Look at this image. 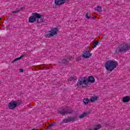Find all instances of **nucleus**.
<instances>
[{"instance_id": "7ed1b4c3", "label": "nucleus", "mask_w": 130, "mask_h": 130, "mask_svg": "<svg viewBox=\"0 0 130 130\" xmlns=\"http://www.w3.org/2000/svg\"><path fill=\"white\" fill-rule=\"evenodd\" d=\"M58 32V29L57 27H52L50 31H49V34L45 35L46 38H51V37H53L55 35H57V32Z\"/></svg>"}, {"instance_id": "7c9ffc66", "label": "nucleus", "mask_w": 130, "mask_h": 130, "mask_svg": "<svg viewBox=\"0 0 130 130\" xmlns=\"http://www.w3.org/2000/svg\"><path fill=\"white\" fill-rule=\"evenodd\" d=\"M39 21H40V19H39Z\"/></svg>"}, {"instance_id": "dca6fc26", "label": "nucleus", "mask_w": 130, "mask_h": 130, "mask_svg": "<svg viewBox=\"0 0 130 130\" xmlns=\"http://www.w3.org/2000/svg\"><path fill=\"white\" fill-rule=\"evenodd\" d=\"M56 123L55 122L51 123L47 127V129H50V128H52L53 126H54Z\"/></svg>"}, {"instance_id": "cd10ccee", "label": "nucleus", "mask_w": 130, "mask_h": 130, "mask_svg": "<svg viewBox=\"0 0 130 130\" xmlns=\"http://www.w3.org/2000/svg\"><path fill=\"white\" fill-rule=\"evenodd\" d=\"M85 17L86 19H89L90 18V17L88 16V13L86 14Z\"/></svg>"}, {"instance_id": "c85d7f7f", "label": "nucleus", "mask_w": 130, "mask_h": 130, "mask_svg": "<svg viewBox=\"0 0 130 130\" xmlns=\"http://www.w3.org/2000/svg\"><path fill=\"white\" fill-rule=\"evenodd\" d=\"M24 9V7H21L20 10H18L19 11H22Z\"/></svg>"}, {"instance_id": "412c9836", "label": "nucleus", "mask_w": 130, "mask_h": 130, "mask_svg": "<svg viewBox=\"0 0 130 130\" xmlns=\"http://www.w3.org/2000/svg\"><path fill=\"white\" fill-rule=\"evenodd\" d=\"M86 116H87V113H84L82 114H81L80 115H79V118H84V117H86Z\"/></svg>"}, {"instance_id": "1a4fd4ad", "label": "nucleus", "mask_w": 130, "mask_h": 130, "mask_svg": "<svg viewBox=\"0 0 130 130\" xmlns=\"http://www.w3.org/2000/svg\"><path fill=\"white\" fill-rule=\"evenodd\" d=\"M75 118L74 117H69L67 119H64L62 120V123H68L71 121H74Z\"/></svg>"}, {"instance_id": "4be33fe9", "label": "nucleus", "mask_w": 130, "mask_h": 130, "mask_svg": "<svg viewBox=\"0 0 130 130\" xmlns=\"http://www.w3.org/2000/svg\"><path fill=\"white\" fill-rule=\"evenodd\" d=\"M90 102V100L89 99H83V103L84 104H88Z\"/></svg>"}, {"instance_id": "6ab92c4d", "label": "nucleus", "mask_w": 130, "mask_h": 130, "mask_svg": "<svg viewBox=\"0 0 130 130\" xmlns=\"http://www.w3.org/2000/svg\"><path fill=\"white\" fill-rule=\"evenodd\" d=\"M94 10L99 12H102V7L101 6H98L96 8H94Z\"/></svg>"}, {"instance_id": "423d86ee", "label": "nucleus", "mask_w": 130, "mask_h": 130, "mask_svg": "<svg viewBox=\"0 0 130 130\" xmlns=\"http://www.w3.org/2000/svg\"><path fill=\"white\" fill-rule=\"evenodd\" d=\"M90 83H94V82H78L77 84L78 87H87Z\"/></svg>"}, {"instance_id": "c756f323", "label": "nucleus", "mask_w": 130, "mask_h": 130, "mask_svg": "<svg viewBox=\"0 0 130 130\" xmlns=\"http://www.w3.org/2000/svg\"><path fill=\"white\" fill-rule=\"evenodd\" d=\"M91 19H95V18H96V17H91Z\"/></svg>"}, {"instance_id": "393cba45", "label": "nucleus", "mask_w": 130, "mask_h": 130, "mask_svg": "<svg viewBox=\"0 0 130 130\" xmlns=\"http://www.w3.org/2000/svg\"><path fill=\"white\" fill-rule=\"evenodd\" d=\"M76 60L79 61L80 60H82V57H78L76 58Z\"/></svg>"}, {"instance_id": "a211bd4d", "label": "nucleus", "mask_w": 130, "mask_h": 130, "mask_svg": "<svg viewBox=\"0 0 130 130\" xmlns=\"http://www.w3.org/2000/svg\"><path fill=\"white\" fill-rule=\"evenodd\" d=\"M60 62H61V63H63V64H69V61L66 58H63Z\"/></svg>"}, {"instance_id": "f03ea898", "label": "nucleus", "mask_w": 130, "mask_h": 130, "mask_svg": "<svg viewBox=\"0 0 130 130\" xmlns=\"http://www.w3.org/2000/svg\"><path fill=\"white\" fill-rule=\"evenodd\" d=\"M129 49L130 44L123 43L120 45L118 49H116L115 53L118 54L119 53H121V52H126Z\"/></svg>"}, {"instance_id": "4468645a", "label": "nucleus", "mask_w": 130, "mask_h": 130, "mask_svg": "<svg viewBox=\"0 0 130 130\" xmlns=\"http://www.w3.org/2000/svg\"><path fill=\"white\" fill-rule=\"evenodd\" d=\"M102 127V125L100 124H95L93 126V129L94 130H98L100 129Z\"/></svg>"}, {"instance_id": "f3484780", "label": "nucleus", "mask_w": 130, "mask_h": 130, "mask_svg": "<svg viewBox=\"0 0 130 130\" xmlns=\"http://www.w3.org/2000/svg\"><path fill=\"white\" fill-rule=\"evenodd\" d=\"M69 81H70V82H75V81H77V77L75 76H71L69 78Z\"/></svg>"}, {"instance_id": "b1692460", "label": "nucleus", "mask_w": 130, "mask_h": 130, "mask_svg": "<svg viewBox=\"0 0 130 130\" xmlns=\"http://www.w3.org/2000/svg\"><path fill=\"white\" fill-rule=\"evenodd\" d=\"M44 19L42 17H41V18H40V20L38 19H37V23H42V22H43V20Z\"/></svg>"}, {"instance_id": "2eb2a0df", "label": "nucleus", "mask_w": 130, "mask_h": 130, "mask_svg": "<svg viewBox=\"0 0 130 130\" xmlns=\"http://www.w3.org/2000/svg\"><path fill=\"white\" fill-rule=\"evenodd\" d=\"M34 16L36 17V19H38V20L41 19L42 17V15H40L39 13H35L33 14Z\"/></svg>"}, {"instance_id": "a878e982", "label": "nucleus", "mask_w": 130, "mask_h": 130, "mask_svg": "<svg viewBox=\"0 0 130 130\" xmlns=\"http://www.w3.org/2000/svg\"><path fill=\"white\" fill-rule=\"evenodd\" d=\"M19 12H20V10H16V11H14L12 12V14H16L17 13H19Z\"/></svg>"}, {"instance_id": "9d476101", "label": "nucleus", "mask_w": 130, "mask_h": 130, "mask_svg": "<svg viewBox=\"0 0 130 130\" xmlns=\"http://www.w3.org/2000/svg\"><path fill=\"white\" fill-rule=\"evenodd\" d=\"M67 3V0H55V5L56 6H61Z\"/></svg>"}, {"instance_id": "ddd939ff", "label": "nucleus", "mask_w": 130, "mask_h": 130, "mask_svg": "<svg viewBox=\"0 0 130 130\" xmlns=\"http://www.w3.org/2000/svg\"><path fill=\"white\" fill-rule=\"evenodd\" d=\"M99 99V98L98 96H92L91 98L90 99V102L94 103L95 101H97Z\"/></svg>"}, {"instance_id": "2f4dec72", "label": "nucleus", "mask_w": 130, "mask_h": 130, "mask_svg": "<svg viewBox=\"0 0 130 130\" xmlns=\"http://www.w3.org/2000/svg\"><path fill=\"white\" fill-rule=\"evenodd\" d=\"M1 19H2V18H0V20H1Z\"/></svg>"}, {"instance_id": "aec40b11", "label": "nucleus", "mask_w": 130, "mask_h": 130, "mask_svg": "<svg viewBox=\"0 0 130 130\" xmlns=\"http://www.w3.org/2000/svg\"><path fill=\"white\" fill-rule=\"evenodd\" d=\"M22 57H23V55H21L19 57L15 58L13 61H12V63H14V62H15V61L20 60V59H21Z\"/></svg>"}, {"instance_id": "f257e3e1", "label": "nucleus", "mask_w": 130, "mask_h": 130, "mask_svg": "<svg viewBox=\"0 0 130 130\" xmlns=\"http://www.w3.org/2000/svg\"><path fill=\"white\" fill-rule=\"evenodd\" d=\"M118 66V63L116 61L109 60L105 63V68H106L107 71L110 72H112L116 69V68Z\"/></svg>"}, {"instance_id": "39448f33", "label": "nucleus", "mask_w": 130, "mask_h": 130, "mask_svg": "<svg viewBox=\"0 0 130 130\" xmlns=\"http://www.w3.org/2000/svg\"><path fill=\"white\" fill-rule=\"evenodd\" d=\"M73 111L69 109H62L61 110L59 111V113L61 115H65V114H68V113H72Z\"/></svg>"}, {"instance_id": "0eeeda50", "label": "nucleus", "mask_w": 130, "mask_h": 130, "mask_svg": "<svg viewBox=\"0 0 130 130\" xmlns=\"http://www.w3.org/2000/svg\"><path fill=\"white\" fill-rule=\"evenodd\" d=\"M90 56H92V53H90V51L85 50L83 51L82 57H84V58H89Z\"/></svg>"}, {"instance_id": "f8f14e48", "label": "nucleus", "mask_w": 130, "mask_h": 130, "mask_svg": "<svg viewBox=\"0 0 130 130\" xmlns=\"http://www.w3.org/2000/svg\"><path fill=\"white\" fill-rule=\"evenodd\" d=\"M130 101V97L128 96H124L122 99L123 103H127Z\"/></svg>"}, {"instance_id": "20e7f679", "label": "nucleus", "mask_w": 130, "mask_h": 130, "mask_svg": "<svg viewBox=\"0 0 130 130\" xmlns=\"http://www.w3.org/2000/svg\"><path fill=\"white\" fill-rule=\"evenodd\" d=\"M78 82H95V78L93 76H89L88 78L87 77H83L79 78Z\"/></svg>"}, {"instance_id": "5701e85b", "label": "nucleus", "mask_w": 130, "mask_h": 130, "mask_svg": "<svg viewBox=\"0 0 130 130\" xmlns=\"http://www.w3.org/2000/svg\"><path fill=\"white\" fill-rule=\"evenodd\" d=\"M99 43V41H96V42H93V44L92 46V48L94 49L95 48V47H96V46H97V45H98V44Z\"/></svg>"}, {"instance_id": "9b49d317", "label": "nucleus", "mask_w": 130, "mask_h": 130, "mask_svg": "<svg viewBox=\"0 0 130 130\" xmlns=\"http://www.w3.org/2000/svg\"><path fill=\"white\" fill-rule=\"evenodd\" d=\"M37 21V19L34 16H31L29 18L28 22L29 23H34V22H36Z\"/></svg>"}, {"instance_id": "bb28decb", "label": "nucleus", "mask_w": 130, "mask_h": 130, "mask_svg": "<svg viewBox=\"0 0 130 130\" xmlns=\"http://www.w3.org/2000/svg\"><path fill=\"white\" fill-rule=\"evenodd\" d=\"M19 72L20 73H23L24 72V70L23 69H19Z\"/></svg>"}, {"instance_id": "6e6552de", "label": "nucleus", "mask_w": 130, "mask_h": 130, "mask_svg": "<svg viewBox=\"0 0 130 130\" xmlns=\"http://www.w3.org/2000/svg\"><path fill=\"white\" fill-rule=\"evenodd\" d=\"M17 105H18L17 102H12L8 104V107L10 109H14V108H16V107H17Z\"/></svg>"}]
</instances>
